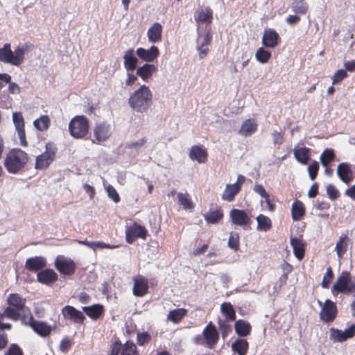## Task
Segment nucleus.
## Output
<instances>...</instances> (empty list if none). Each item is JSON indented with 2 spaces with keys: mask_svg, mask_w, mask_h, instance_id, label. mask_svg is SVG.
Masks as SVG:
<instances>
[{
  "mask_svg": "<svg viewBox=\"0 0 355 355\" xmlns=\"http://www.w3.org/2000/svg\"><path fill=\"white\" fill-rule=\"evenodd\" d=\"M291 245L293 249L295 257L299 260H302L305 254V243L300 239L292 237L291 239Z\"/></svg>",
  "mask_w": 355,
  "mask_h": 355,
  "instance_id": "obj_31",
  "label": "nucleus"
},
{
  "mask_svg": "<svg viewBox=\"0 0 355 355\" xmlns=\"http://www.w3.org/2000/svg\"><path fill=\"white\" fill-rule=\"evenodd\" d=\"M118 247H119V245H111L110 244H107L105 243L101 242V241H94L92 243V248H94V249L97 248L114 249V248H116Z\"/></svg>",
  "mask_w": 355,
  "mask_h": 355,
  "instance_id": "obj_62",
  "label": "nucleus"
},
{
  "mask_svg": "<svg viewBox=\"0 0 355 355\" xmlns=\"http://www.w3.org/2000/svg\"><path fill=\"white\" fill-rule=\"evenodd\" d=\"M177 196L179 203L182 205L185 209H191L194 207V205L189 193H178Z\"/></svg>",
  "mask_w": 355,
  "mask_h": 355,
  "instance_id": "obj_45",
  "label": "nucleus"
},
{
  "mask_svg": "<svg viewBox=\"0 0 355 355\" xmlns=\"http://www.w3.org/2000/svg\"><path fill=\"white\" fill-rule=\"evenodd\" d=\"M153 94L145 85L133 92L128 99L130 106L137 112H146L152 104Z\"/></svg>",
  "mask_w": 355,
  "mask_h": 355,
  "instance_id": "obj_3",
  "label": "nucleus"
},
{
  "mask_svg": "<svg viewBox=\"0 0 355 355\" xmlns=\"http://www.w3.org/2000/svg\"><path fill=\"white\" fill-rule=\"evenodd\" d=\"M206 345L209 348H214L219 340V334L216 327L210 322L203 331Z\"/></svg>",
  "mask_w": 355,
  "mask_h": 355,
  "instance_id": "obj_18",
  "label": "nucleus"
},
{
  "mask_svg": "<svg viewBox=\"0 0 355 355\" xmlns=\"http://www.w3.org/2000/svg\"><path fill=\"white\" fill-rule=\"evenodd\" d=\"M111 135L110 125L105 123H97L94 128V136L95 139L93 143L101 144L106 141Z\"/></svg>",
  "mask_w": 355,
  "mask_h": 355,
  "instance_id": "obj_19",
  "label": "nucleus"
},
{
  "mask_svg": "<svg viewBox=\"0 0 355 355\" xmlns=\"http://www.w3.org/2000/svg\"><path fill=\"white\" fill-rule=\"evenodd\" d=\"M89 120L83 115L74 116L69 123L70 135L75 139H83L89 132Z\"/></svg>",
  "mask_w": 355,
  "mask_h": 355,
  "instance_id": "obj_7",
  "label": "nucleus"
},
{
  "mask_svg": "<svg viewBox=\"0 0 355 355\" xmlns=\"http://www.w3.org/2000/svg\"><path fill=\"white\" fill-rule=\"evenodd\" d=\"M253 190L263 198H267V197H269V194L266 192L264 187L262 184L257 183L255 184Z\"/></svg>",
  "mask_w": 355,
  "mask_h": 355,
  "instance_id": "obj_61",
  "label": "nucleus"
},
{
  "mask_svg": "<svg viewBox=\"0 0 355 355\" xmlns=\"http://www.w3.org/2000/svg\"><path fill=\"white\" fill-rule=\"evenodd\" d=\"M58 148L53 142H48L45 145V150L36 157L35 168L36 170H46L56 158Z\"/></svg>",
  "mask_w": 355,
  "mask_h": 355,
  "instance_id": "obj_6",
  "label": "nucleus"
},
{
  "mask_svg": "<svg viewBox=\"0 0 355 355\" xmlns=\"http://www.w3.org/2000/svg\"><path fill=\"white\" fill-rule=\"evenodd\" d=\"M54 266L57 270L64 276L74 275L77 266L75 261L64 255H58L54 261Z\"/></svg>",
  "mask_w": 355,
  "mask_h": 355,
  "instance_id": "obj_8",
  "label": "nucleus"
},
{
  "mask_svg": "<svg viewBox=\"0 0 355 355\" xmlns=\"http://www.w3.org/2000/svg\"><path fill=\"white\" fill-rule=\"evenodd\" d=\"M83 310L86 315L93 320H96L100 318L104 313V307L100 304H95L89 306H83Z\"/></svg>",
  "mask_w": 355,
  "mask_h": 355,
  "instance_id": "obj_27",
  "label": "nucleus"
},
{
  "mask_svg": "<svg viewBox=\"0 0 355 355\" xmlns=\"http://www.w3.org/2000/svg\"><path fill=\"white\" fill-rule=\"evenodd\" d=\"M25 52L23 47H17L12 51L10 44L6 43L0 48V62L19 67L24 60Z\"/></svg>",
  "mask_w": 355,
  "mask_h": 355,
  "instance_id": "obj_4",
  "label": "nucleus"
},
{
  "mask_svg": "<svg viewBox=\"0 0 355 355\" xmlns=\"http://www.w3.org/2000/svg\"><path fill=\"white\" fill-rule=\"evenodd\" d=\"M249 349V343L245 339L237 338L232 344V349L238 355H246Z\"/></svg>",
  "mask_w": 355,
  "mask_h": 355,
  "instance_id": "obj_36",
  "label": "nucleus"
},
{
  "mask_svg": "<svg viewBox=\"0 0 355 355\" xmlns=\"http://www.w3.org/2000/svg\"><path fill=\"white\" fill-rule=\"evenodd\" d=\"M146 139L145 137L139 139L137 141H132L130 143H128L126 148L130 149L139 150L142 148L145 144L146 143Z\"/></svg>",
  "mask_w": 355,
  "mask_h": 355,
  "instance_id": "obj_57",
  "label": "nucleus"
},
{
  "mask_svg": "<svg viewBox=\"0 0 355 355\" xmlns=\"http://www.w3.org/2000/svg\"><path fill=\"white\" fill-rule=\"evenodd\" d=\"M62 314L64 319L75 324H82L85 320L83 313L71 305H67L62 309Z\"/></svg>",
  "mask_w": 355,
  "mask_h": 355,
  "instance_id": "obj_14",
  "label": "nucleus"
},
{
  "mask_svg": "<svg viewBox=\"0 0 355 355\" xmlns=\"http://www.w3.org/2000/svg\"><path fill=\"white\" fill-rule=\"evenodd\" d=\"M121 355H139V352L133 341L127 340L123 345Z\"/></svg>",
  "mask_w": 355,
  "mask_h": 355,
  "instance_id": "obj_44",
  "label": "nucleus"
},
{
  "mask_svg": "<svg viewBox=\"0 0 355 355\" xmlns=\"http://www.w3.org/2000/svg\"><path fill=\"white\" fill-rule=\"evenodd\" d=\"M294 157L296 160L303 164L306 165L308 164L311 157V149L307 147H295L293 150Z\"/></svg>",
  "mask_w": 355,
  "mask_h": 355,
  "instance_id": "obj_30",
  "label": "nucleus"
},
{
  "mask_svg": "<svg viewBox=\"0 0 355 355\" xmlns=\"http://www.w3.org/2000/svg\"><path fill=\"white\" fill-rule=\"evenodd\" d=\"M228 247L235 252L238 251L240 246V237L238 233L232 232L228 239Z\"/></svg>",
  "mask_w": 355,
  "mask_h": 355,
  "instance_id": "obj_49",
  "label": "nucleus"
},
{
  "mask_svg": "<svg viewBox=\"0 0 355 355\" xmlns=\"http://www.w3.org/2000/svg\"><path fill=\"white\" fill-rule=\"evenodd\" d=\"M319 168V164L316 161H314L309 166L308 172L311 180H314L316 178L318 173Z\"/></svg>",
  "mask_w": 355,
  "mask_h": 355,
  "instance_id": "obj_55",
  "label": "nucleus"
},
{
  "mask_svg": "<svg viewBox=\"0 0 355 355\" xmlns=\"http://www.w3.org/2000/svg\"><path fill=\"white\" fill-rule=\"evenodd\" d=\"M212 19L213 12L212 10L209 7L199 11L195 16V19L197 23L210 24L212 21Z\"/></svg>",
  "mask_w": 355,
  "mask_h": 355,
  "instance_id": "obj_40",
  "label": "nucleus"
},
{
  "mask_svg": "<svg viewBox=\"0 0 355 355\" xmlns=\"http://www.w3.org/2000/svg\"><path fill=\"white\" fill-rule=\"evenodd\" d=\"M21 324L31 327L35 333L43 337L49 336L51 332V327L44 322L35 320L31 311H28L27 318Z\"/></svg>",
  "mask_w": 355,
  "mask_h": 355,
  "instance_id": "obj_12",
  "label": "nucleus"
},
{
  "mask_svg": "<svg viewBox=\"0 0 355 355\" xmlns=\"http://www.w3.org/2000/svg\"><path fill=\"white\" fill-rule=\"evenodd\" d=\"M5 355H24L22 349L17 344H11Z\"/></svg>",
  "mask_w": 355,
  "mask_h": 355,
  "instance_id": "obj_58",
  "label": "nucleus"
},
{
  "mask_svg": "<svg viewBox=\"0 0 355 355\" xmlns=\"http://www.w3.org/2000/svg\"><path fill=\"white\" fill-rule=\"evenodd\" d=\"M151 340V336L146 331L139 332L137 335V343L139 346H144Z\"/></svg>",
  "mask_w": 355,
  "mask_h": 355,
  "instance_id": "obj_52",
  "label": "nucleus"
},
{
  "mask_svg": "<svg viewBox=\"0 0 355 355\" xmlns=\"http://www.w3.org/2000/svg\"><path fill=\"white\" fill-rule=\"evenodd\" d=\"M236 334L240 337H245L250 334L252 327L250 324L243 320H239L234 324Z\"/></svg>",
  "mask_w": 355,
  "mask_h": 355,
  "instance_id": "obj_35",
  "label": "nucleus"
},
{
  "mask_svg": "<svg viewBox=\"0 0 355 355\" xmlns=\"http://www.w3.org/2000/svg\"><path fill=\"white\" fill-rule=\"evenodd\" d=\"M106 191L108 197L112 199L115 203L120 202L121 198L115 188L112 185H108L106 187Z\"/></svg>",
  "mask_w": 355,
  "mask_h": 355,
  "instance_id": "obj_54",
  "label": "nucleus"
},
{
  "mask_svg": "<svg viewBox=\"0 0 355 355\" xmlns=\"http://www.w3.org/2000/svg\"><path fill=\"white\" fill-rule=\"evenodd\" d=\"M148 231L145 227L136 223L127 227L125 231V240L128 243H132L137 238L146 239Z\"/></svg>",
  "mask_w": 355,
  "mask_h": 355,
  "instance_id": "obj_13",
  "label": "nucleus"
},
{
  "mask_svg": "<svg viewBox=\"0 0 355 355\" xmlns=\"http://www.w3.org/2000/svg\"><path fill=\"white\" fill-rule=\"evenodd\" d=\"M132 293L135 297H144L148 293L149 286L148 279L138 275L133 278Z\"/></svg>",
  "mask_w": 355,
  "mask_h": 355,
  "instance_id": "obj_16",
  "label": "nucleus"
},
{
  "mask_svg": "<svg viewBox=\"0 0 355 355\" xmlns=\"http://www.w3.org/2000/svg\"><path fill=\"white\" fill-rule=\"evenodd\" d=\"M351 243V239L347 234H342L336 243L335 250L337 256L341 259L347 252L348 245Z\"/></svg>",
  "mask_w": 355,
  "mask_h": 355,
  "instance_id": "obj_28",
  "label": "nucleus"
},
{
  "mask_svg": "<svg viewBox=\"0 0 355 355\" xmlns=\"http://www.w3.org/2000/svg\"><path fill=\"white\" fill-rule=\"evenodd\" d=\"M257 230L260 231L268 232L272 227V222L269 217L263 214H259L257 217Z\"/></svg>",
  "mask_w": 355,
  "mask_h": 355,
  "instance_id": "obj_42",
  "label": "nucleus"
},
{
  "mask_svg": "<svg viewBox=\"0 0 355 355\" xmlns=\"http://www.w3.org/2000/svg\"><path fill=\"white\" fill-rule=\"evenodd\" d=\"M134 52L133 49H130L125 51L123 55L124 67L127 71H133L137 68L138 60L134 55Z\"/></svg>",
  "mask_w": 355,
  "mask_h": 355,
  "instance_id": "obj_33",
  "label": "nucleus"
},
{
  "mask_svg": "<svg viewBox=\"0 0 355 355\" xmlns=\"http://www.w3.org/2000/svg\"><path fill=\"white\" fill-rule=\"evenodd\" d=\"M137 56L142 60L150 62H153L159 55V51L155 46H152L149 49H145L144 48H138L136 50Z\"/></svg>",
  "mask_w": 355,
  "mask_h": 355,
  "instance_id": "obj_23",
  "label": "nucleus"
},
{
  "mask_svg": "<svg viewBox=\"0 0 355 355\" xmlns=\"http://www.w3.org/2000/svg\"><path fill=\"white\" fill-rule=\"evenodd\" d=\"M334 278V274L331 266H329L326 272L323 276L321 286L323 288H329V286Z\"/></svg>",
  "mask_w": 355,
  "mask_h": 355,
  "instance_id": "obj_48",
  "label": "nucleus"
},
{
  "mask_svg": "<svg viewBox=\"0 0 355 355\" xmlns=\"http://www.w3.org/2000/svg\"><path fill=\"white\" fill-rule=\"evenodd\" d=\"M162 26L158 22L154 23L148 29L147 35L150 42L156 43L162 40Z\"/></svg>",
  "mask_w": 355,
  "mask_h": 355,
  "instance_id": "obj_32",
  "label": "nucleus"
},
{
  "mask_svg": "<svg viewBox=\"0 0 355 355\" xmlns=\"http://www.w3.org/2000/svg\"><path fill=\"white\" fill-rule=\"evenodd\" d=\"M292 10L297 15H304L309 10V4L305 0H294L291 4Z\"/></svg>",
  "mask_w": 355,
  "mask_h": 355,
  "instance_id": "obj_41",
  "label": "nucleus"
},
{
  "mask_svg": "<svg viewBox=\"0 0 355 355\" xmlns=\"http://www.w3.org/2000/svg\"><path fill=\"white\" fill-rule=\"evenodd\" d=\"M58 274L51 268L42 270L37 272V281L45 285H51L58 281Z\"/></svg>",
  "mask_w": 355,
  "mask_h": 355,
  "instance_id": "obj_22",
  "label": "nucleus"
},
{
  "mask_svg": "<svg viewBox=\"0 0 355 355\" xmlns=\"http://www.w3.org/2000/svg\"><path fill=\"white\" fill-rule=\"evenodd\" d=\"M189 156L191 159L199 164H204L207 161L208 153L202 146L195 145L191 148Z\"/></svg>",
  "mask_w": 355,
  "mask_h": 355,
  "instance_id": "obj_24",
  "label": "nucleus"
},
{
  "mask_svg": "<svg viewBox=\"0 0 355 355\" xmlns=\"http://www.w3.org/2000/svg\"><path fill=\"white\" fill-rule=\"evenodd\" d=\"M306 214V208L304 204L299 200H295L291 207V216L294 221L301 220Z\"/></svg>",
  "mask_w": 355,
  "mask_h": 355,
  "instance_id": "obj_29",
  "label": "nucleus"
},
{
  "mask_svg": "<svg viewBox=\"0 0 355 355\" xmlns=\"http://www.w3.org/2000/svg\"><path fill=\"white\" fill-rule=\"evenodd\" d=\"M347 76V73L346 70H344V69L338 70L332 77L333 85H336V84L340 83Z\"/></svg>",
  "mask_w": 355,
  "mask_h": 355,
  "instance_id": "obj_56",
  "label": "nucleus"
},
{
  "mask_svg": "<svg viewBox=\"0 0 355 355\" xmlns=\"http://www.w3.org/2000/svg\"><path fill=\"white\" fill-rule=\"evenodd\" d=\"M227 320H219L218 322V328L220 331L223 338H225L231 332L232 327Z\"/></svg>",
  "mask_w": 355,
  "mask_h": 355,
  "instance_id": "obj_50",
  "label": "nucleus"
},
{
  "mask_svg": "<svg viewBox=\"0 0 355 355\" xmlns=\"http://www.w3.org/2000/svg\"><path fill=\"white\" fill-rule=\"evenodd\" d=\"M157 68L152 64H145L137 69V75L143 80H147L157 71Z\"/></svg>",
  "mask_w": 355,
  "mask_h": 355,
  "instance_id": "obj_34",
  "label": "nucleus"
},
{
  "mask_svg": "<svg viewBox=\"0 0 355 355\" xmlns=\"http://www.w3.org/2000/svg\"><path fill=\"white\" fill-rule=\"evenodd\" d=\"M337 174L339 178L346 184L349 183L354 178L353 172L349 165L345 162L338 164Z\"/></svg>",
  "mask_w": 355,
  "mask_h": 355,
  "instance_id": "obj_25",
  "label": "nucleus"
},
{
  "mask_svg": "<svg viewBox=\"0 0 355 355\" xmlns=\"http://www.w3.org/2000/svg\"><path fill=\"white\" fill-rule=\"evenodd\" d=\"M12 121L20 140V144L24 147H26L28 141L26 138L25 123L21 112H14Z\"/></svg>",
  "mask_w": 355,
  "mask_h": 355,
  "instance_id": "obj_15",
  "label": "nucleus"
},
{
  "mask_svg": "<svg viewBox=\"0 0 355 355\" xmlns=\"http://www.w3.org/2000/svg\"><path fill=\"white\" fill-rule=\"evenodd\" d=\"M51 124V119L48 115H42L33 121L35 128L40 131L48 130Z\"/></svg>",
  "mask_w": 355,
  "mask_h": 355,
  "instance_id": "obj_43",
  "label": "nucleus"
},
{
  "mask_svg": "<svg viewBox=\"0 0 355 355\" xmlns=\"http://www.w3.org/2000/svg\"><path fill=\"white\" fill-rule=\"evenodd\" d=\"M327 193L328 194L329 198L331 200H336L340 196V193L336 187L332 185L329 184L327 188Z\"/></svg>",
  "mask_w": 355,
  "mask_h": 355,
  "instance_id": "obj_59",
  "label": "nucleus"
},
{
  "mask_svg": "<svg viewBox=\"0 0 355 355\" xmlns=\"http://www.w3.org/2000/svg\"><path fill=\"white\" fill-rule=\"evenodd\" d=\"M188 311L186 309L180 308L169 311L167 319L171 322L178 324L187 315Z\"/></svg>",
  "mask_w": 355,
  "mask_h": 355,
  "instance_id": "obj_39",
  "label": "nucleus"
},
{
  "mask_svg": "<svg viewBox=\"0 0 355 355\" xmlns=\"http://www.w3.org/2000/svg\"><path fill=\"white\" fill-rule=\"evenodd\" d=\"M203 217L207 224H218L223 219V210L218 207L215 210L205 214Z\"/></svg>",
  "mask_w": 355,
  "mask_h": 355,
  "instance_id": "obj_26",
  "label": "nucleus"
},
{
  "mask_svg": "<svg viewBox=\"0 0 355 355\" xmlns=\"http://www.w3.org/2000/svg\"><path fill=\"white\" fill-rule=\"evenodd\" d=\"M255 58L260 63L265 64L270 59L271 53L263 47H260L256 51Z\"/></svg>",
  "mask_w": 355,
  "mask_h": 355,
  "instance_id": "obj_46",
  "label": "nucleus"
},
{
  "mask_svg": "<svg viewBox=\"0 0 355 355\" xmlns=\"http://www.w3.org/2000/svg\"><path fill=\"white\" fill-rule=\"evenodd\" d=\"M273 143L275 145H281L283 144L284 138V133L281 132L274 131L272 133Z\"/></svg>",
  "mask_w": 355,
  "mask_h": 355,
  "instance_id": "obj_60",
  "label": "nucleus"
},
{
  "mask_svg": "<svg viewBox=\"0 0 355 355\" xmlns=\"http://www.w3.org/2000/svg\"><path fill=\"white\" fill-rule=\"evenodd\" d=\"M46 266V260L44 257L36 256L26 259L25 268L28 271L36 272L41 271Z\"/></svg>",
  "mask_w": 355,
  "mask_h": 355,
  "instance_id": "obj_20",
  "label": "nucleus"
},
{
  "mask_svg": "<svg viewBox=\"0 0 355 355\" xmlns=\"http://www.w3.org/2000/svg\"><path fill=\"white\" fill-rule=\"evenodd\" d=\"M230 217L232 224L241 227L244 230L250 229L251 217L243 209H232L230 211Z\"/></svg>",
  "mask_w": 355,
  "mask_h": 355,
  "instance_id": "obj_10",
  "label": "nucleus"
},
{
  "mask_svg": "<svg viewBox=\"0 0 355 355\" xmlns=\"http://www.w3.org/2000/svg\"><path fill=\"white\" fill-rule=\"evenodd\" d=\"M245 182V177L243 175H239L235 183L226 184L221 196L222 200L227 202L234 201L236 196L241 191L242 185Z\"/></svg>",
  "mask_w": 355,
  "mask_h": 355,
  "instance_id": "obj_11",
  "label": "nucleus"
},
{
  "mask_svg": "<svg viewBox=\"0 0 355 355\" xmlns=\"http://www.w3.org/2000/svg\"><path fill=\"white\" fill-rule=\"evenodd\" d=\"M354 292L355 278H352L349 272L343 271L331 288L332 295L337 297L340 293L348 295Z\"/></svg>",
  "mask_w": 355,
  "mask_h": 355,
  "instance_id": "obj_5",
  "label": "nucleus"
},
{
  "mask_svg": "<svg viewBox=\"0 0 355 355\" xmlns=\"http://www.w3.org/2000/svg\"><path fill=\"white\" fill-rule=\"evenodd\" d=\"M335 159V153L333 149H325L320 155V161L324 166H327Z\"/></svg>",
  "mask_w": 355,
  "mask_h": 355,
  "instance_id": "obj_47",
  "label": "nucleus"
},
{
  "mask_svg": "<svg viewBox=\"0 0 355 355\" xmlns=\"http://www.w3.org/2000/svg\"><path fill=\"white\" fill-rule=\"evenodd\" d=\"M355 335V324L344 331L335 328L330 329V339L334 342H344L349 338H352Z\"/></svg>",
  "mask_w": 355,
  "mask_h": 355,
  "instance_id": "obj_17",
  "label": "nucleus"
},
{
  "mask_svg": "<svg viewBox=\"0 0 355 355\" xmlns=\"http://www.w3.org/2000/svg\"><path fill=\"white\" fill-rule=\"evenodd\" d=\"M257 130V124L252 119L245 120L239 131V133L244 137H248L255 132Z\"/></svg>",
  "mask_w": 355,
  "mask_h": 355,
  "instance_id": "obj_37",
  "label": "nucleus"
},
{
  "mask_svg": "<svg viewBox=\"0 0 355 355\" xmlns=\"http://www.w3.org/2000/svg\"><path fill=\"white\" fill-rule=\"evenodd\" d=\"M281 41L279 34L273 29H266L262 37V43L268 48H275Z\"/></svg>",
  "mask_w": 355,
  "mask_h": 355,
  "instance_id": "obj_21",
  "label": "nucleus"
},
{
  "mask_svg": "<svg viewBox=\"0 0 355 355\" xmlns=\"http://www.w3.org/2000/svg\"><path fill=\"white\" fill-rule=\"evenodd\" d=\"M6 302L8 305L5 309L4 315L6 318L13 321L20 320L21 322H25L28 316V311H31L26 306V299L18 293H10L8 296Z\"/></svg>",
  "mask_w": 355,
  "mask_h": 355,
  "instance_id": "obj_1",
  "label": "nucleus"
},
{
  "mask_svg": "<svg viewBox=\"0 0 355 355\" xmlns=\"http://www.w3.org/2000/svg\"><path fill=\"white\" fill-rule=\"evenodd\" d=\"M123 345L119 338H116L110 346L108 355H119L122 350Z\"/></svg>",
  "mask_w": 355,
  "mask_h": 355,
  "instance_id": "obj_51",
  "label": "nucleus"
},
{
  "mask_svg": "<svg viewBox=\"0 0 355 355\" xmlns=\"http://www.w3.org/2000/svg\"><path fill=\"white\" fill-rule=\"evenodd\" d=\"M212 41V35L209 31H207L203 35H199L198 38V45L207 46L211 44Z\"/></svg>",
  "mask_w": 355,
  "mask_h": 355,
  "instance_id": "obj_53",
  "label": "nucleus"
},
{
  "mask_svg": "<svg viewBox=\"0 0 355 355\" xmlns=\"http://www.w3.org/2000/svg\"><path fill=\"white\" fill-rule=\"evenodd\" d=\"M71 347V342L68 338H63L60 345V349L64 352H67Z\"/></svg>",
  "mask_w": 355,
  "mask_h": 355,
  "instance_id": "obj_63",
  "label": "nucleus"
},
{
  "mask_svg": "<svg viewBox=\"0 0 355 355\" xmlns=\"http://www.w3.org/2000/svg\"><path fill=\"white\" fill-rule=\"evenodd\" d=\"M29 161V156L24 150L15 148L10 149L6 155L3 166L8 173L19 174L23 173Z\"/></svg>",
  "mask_w": 355,
  "mask_h": 355,
  "instance_id": "obj_2",
  "label": "nucleus"
},
{
  "mask_svg": "<svg viewBox=\"0 0 355 355\" xmlns=\"http://www.w3.org/2000/svg\"><path fill=\"white\" fill-rule=\"evenodd\" d=\"M197 50L198 51V55H199L200 59L205 58L207 55V54L209 51V49L208 46H202L200 45H198Z\"/></svg>",
  "mask_w": 355,
  "mask_h": 355,
  "instance_id": "obj_64",
  "label": "nucleus"
},
{
  "mask_svg": "<svg viewBox=\"0 0 355 355\" xmlns=\"http://www.w3.org/2000/svg\"><path fill=\"white\" fill-rule=\"evenodd\" d=\"M319 306L321 307L320 312V320L326 323H330L334 321L338 315V309L336 304L330 300H326L324 302L318 300Z\"/></svg>",
  "mask_w": 355,
  "mask_h": 355,
  "instance_id": "obj_9",
  "label": "nucleus"
},
{
  "mask_svg": "<svg viewBox=\"0 0 355 355\" xmlns=\"http://www.w3.org/2000/svg\"><path fill=\"white\" fill-rule=\"evenodd\" d=\"M220 312L225 320L234 321L236 318V311L230 302H223L220 306Z\"/></svg>",
  "mask_w": 355,
  "mask_h": 355,
  "instance_id": "obj_38",
  "label": "nucleus"
}]
</instances>
